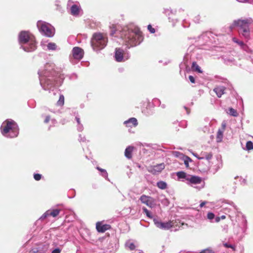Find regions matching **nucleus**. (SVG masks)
Returning <instances> with one entry per match:
<instances>
[{"label": "nucleus", "mask_w": 253, "mask_h": 253, "mask_svg": "<svg viewBox=\"0 0 253 253\" xmlns=\"http://www.w3.org/2000/svg\"><path fill=\"white\" fill-rule=\"evenodd\" d=\"M140 200L141 202L150 208L154 207L156 205L155 199L150 196H146L145 195H142L140 197Z\"/></svg>", "instance_id": "obj_7"}, {"label": "nucleus", "mask_w": 253, "mask_h": 253, "mask_svg": "<svg viewBox=\"0 0 253 253\" xmlns=\"http://www.w3.org/2000/svg\"><path fill=\"white\" fill-rule=\"evenodd\" d=\"M207 217L209 219H212L214 217V214L212 212H209L207 214Z\"/></svg>", "instance_id": "obj_37"}, {"label": "nucleus", "mask_w": 253, "mask_h": 253, "mask_svg": "<svg viewBox=\"0 0 253 253\" xmlns=\"http://www.w3.org/2000/svg\"><path fill=\"white\" fill-rule=\"evenodd\" d=\"M246 148L248 150L253 149V143L251 141H247L246 143Z\"/></svg>", "instance_id": "obj_30"}, {"label": "nucleus", "mask_w": 253, "mask_h": 253, "mask_svg": "<svg viewBox=\"0 0 253 253\" xmlns=\"http://www.w3.org/2000/svg\"><path fill=\"white\" fill-rule=\"evenodd\" d=\"M111 28H112L111 34L113 35L115 33V32L116 30V28L114 25H112V27H111Z\"/></svg>", "instance_id": "obj_42"}, {"label": "nucleus", "mask_w": 253, "mask_h": 253, "mask_svg": "<svg viewBox=\"0 0 253 253\" xmlns=\"http://www.w3.org/2000/svg\"><path fill=\"white\" fill-rule=\"evenodd\" d=\"M186 180L189 181L191 183L197 184L201 183L202 179L198 176L188 175L187 178H186Z\"/></svg>", "instance_id": "obj_13"}, {"label": "nucleus", "mask_w": 253, "mask_h": 253, "mask_svg": "<svg viewBox=\"0 0 253 253\" xmlns=\"http://www.w3.org/2000/svg\"><path fill=\"white\" fill-rule=\"evenodd\" d=\"M201 154L203 156L202 157H198L197 156V155H195L194 156L196 157L198 159H203L204 158H205L207 160H210L211 159L212 157V154L211 153H202Z\"/></svg>", "instance_id": "obj_20"}, {"label": "nucleus", "mask_w": 253, "mask_h": 253, "mask_svg": "<svg viewBox=\"0 0 253 253\" xmlns=\"http://www.w3.org/2000/svg\"><path fill=\"white\" fill-rule=\"evenodd\" d=\"M251 23V19H238L235 20L232 26H230V29L232 30L234 27H238L239 28V32L245 38H249L250 35V31L249 29V25Z\"/></svg>", "instance_id": "obj_4"}, {"label": "nucleus", "mask_w": 253, "mask_h": 253, "mask_svg": "<svg viewBox=\"0 0 253 253\" xmlns=\"http://www.w3.org/2000/svg\"><path fill=\"white\" fill-rule=\"evenodd\" d=\"M206 204V202H203L200 204V207L202 208L205 204Z\"/></svg>", "instance_id": "obj_46"}, {"label": "nucleus", "mask_w": 253, "mask_h": 253, "mask_svg": "<svg viewBox=\"0 0 253 253\" xmlns=\"http://www.w3.org/2000/svg\"><path fill=\"white\" fill-rule=\"evenodd\" d=\"M229 114L234 117H236L238 115L237 111L232 108L229 109Z\"/></svg>", "instance_id": "obj_28"}, {"label": "nucleus", "mask_w": 253, "mask_h": 253, "mask_svg": "<svg viewBox=\"0 0 253 253\" xmlns=\"http://www.w3.org/2000/svg\"><path fill=\"white\" fill-rule=\"evenodd\" d=\"M184 224V223L181 222L179 220H171V228L180 227V226L183 225Z\"/></svg>", "instance_id": "obj_21"}, {"label": "nucleus", "mask_w": 253, "mask_h": 253, "mask_svg": "<svg viewBox=\"0 0 253 253\" xmlns=\"http://www.w3.org/2000/svg\"><path fill=\"white\" fill-rule=\"evenodd\" d=\"M224 246L226 247V248H232V249H233V246H232L231 245H228V244L227 243H225V244H224Z\"/></svg>", "instance_id": "obj_43"}, {"label": "nucleus", "mask_w": 253, "mask_h": 253, "mask_svg": "<svg viewBox=\"0 0 253 253\" xmlns=\"http://www.w3.org/2000/svg\"><path fill=\"white\" fill-rule=\"evenodd\" d=\"M81 8L80 6L74 4L71 7V13L74 16H77L79 14Z\"/></svg>", "instance_id": "obj_18"}, {"label": "nucleus", "mask_w": 253, "mask_h": 253, "mask_svg": "<svg viewBox=\"0 0 253 253\" xmlns=\"http://www.w3.org/2000/svg\"><path fill=\"white\" fill-rule=\"evenodd\" d=\"M192 68L193 70L196 71L198 73H201L202 72V71L201 70L200 67L199 66V65L197 64V63L196 62H193L192 63Z\"/></svg>", "instance_id": "obj_22"}, {"label": "nucleus", "mask_w": 253, "mask_h": 253, "mask_svg": "<svg viewBox=\"0 0 253 253\" xmlns=\"http://www.w3.org/2000/svg\"><path fill=\"white\" fill-rule=\"evenodd\" d=\"M143 212L146 214L147 216L150 218H152V216L151 215L150 212L146 208H143L142 209Z\"/></svg>", "instance_id": "obj_32"}, {"label": "nucleus", "mask_w": 253, "mask_h": 253, "mask_svg": "<svg viewBox=\"0 0 253 253\" xmlns=\"http://www.w3.org/2000/svg\"><path fill=\"white\" fill-rule=\"evenodd\" d=\"M153 221L156 226L160 229L169 230L171 228V220H169L167 222H162L159 221L156 219H154Z\"/></svg>", "instance_id": "obj_9"}, {"label": "nucleus", "mask_w": 253, "mask_h": 253, "mask_svg": "<svg viewBox=\"0 0 253 253\" xmlns=\"http://www.w3.org/2000/svg\"><path fill=\"white\" fill-rule=\"evenodd\" d=\"M126 246L127 247L130 251L134 250L136 247L133 243H127Z\"/></svg>", "instance_id": "obj_31"}, {"label": "nucleus", "mask_w": 253, "mask_h": 253, "mask_svg": "<svg viewBox=\"0 0 253 253\" xmlns=\"http://www.w3.org/2000/svg\"><path fill=\"white\" fill-rule=\"evenodd\" d=\"M73 57L77 60H81L84 56V50L79 47H75L72 50Z\"/></svg>", "instance_id": "obj_10"}, {"label": "nucleus", "mask_w": 253, "mask_h": 253, "mask_svg": "<svg viewBox=\"0 0 253 253\" xmlns=\"http://www.w3.org/2000/svg\"><path fill=\"white\" fill-rule=\"evenodd\" d=\"M107 38L105 35L100 33H94L91 39V46L94 50H99L106 45Z\"/></svg>", "instance_id": "obj_5"}, {"label": "nucleus", "mask_w": 253, "mask_h": 253, "mask_svg": "<svg viewBox=\"0 0 253 253\" xmlns=\"http://www.w3.org/2000/svg\"><path fill=\"white\" fill-rule=\"evenodd\" d=\"M44 247L45 248V250H46V249H47V247H46V246H44Z\"/></svg>", "instance_id": "obj_51"}, {"label": "nucleus", "mask_w": 253, "mask_h": 253, "mask_svg": "<svg viewBox=\"0 0 253 253\" xmlns=\"http://www.w3.org/2000/svg\"><path fill=\"white\" fill-rule=\"evenodd\" d=\"M121 37L127 46H134L139 44L143 39L142 32L139 29H124L122 32Z\"/></svg>", "instance_id": "obj_1"}, {"label": "nucleus", "mask_w": 253, "mask_h": 253, "mask_svg": "<svg viewBox=\"0 0 253 253\" xmlns=\"http://www.w3.org/2000/svg\"><path fill=\"white\" fill-rule=\"evenodd\" d=\"M44 251H40V250H38L37 251V253H42V252H44Z\"/></svg>", "instance_id": "obj_48"}, {"label": "nucleus", "mask_w": 253, "mask_h": 253, "mask_svg": "<svg viewBox=\"0 0 253 253\" xmlns=\"http://www.w3.org/2000/svg\"><path fill=\"white\" fill-rule=\"evenodd\" d=\"M134 148L133 146H128L126 149L125 155L127 158L130 159L132 158V153Z\"/></svg>", "instance_id": "obj_19"}, {"label": "nucleus", "mask_w": 253, "mask_h": 253, "mask_svg": "<svg viewBox=\"0 0 253 253\" xmlns=\"http://www.w3.org/2000/svg\"><path fill=\"white\" fill-rule=\"evenodd\" d=\"M233 41L234 42H235L237 43L238 44H239L240 45H241V46H243V45H244V42H242V41H238V40H236V39H235V38H233Z\"/></svg>", "instance_id": "obj_38"}, {"label": "nucleus", "mask_w": 253, "mask_h": 253, "mask_svg": "<svg viewBox=\"0 0 253 253\" xmlns=\"http://www.w3.org/2000/svg\"><path fill=\"white\" fill-rule=\"evenodd\" d=\"M56 47V44L53 42H50L47 44V48L49 50H55Z\"/></svg>", "instance_id": "obj_29"}, {"label": "nucleus", "mask_w": 253, "mask_h": 253, "mask_svg": "<svg viewBox=\"0 0 253 253\" xmlns=\"http://www.w3.org/2000/svg\"><path fill=\"white\" fill-rule=\"evenodd\" d=\"M44 247L45 248V250H46V249H47V247H46V246H44Z\"/></svg>", "instance_id": "obj_52"}, {"label": "nucleus", "mask_w": 253, "mask_h": 253, "mask_svg": "<svg viewBox=\"0 0 253 253\" xmlns=\"http://www.w3.org/2000/svg\"><path fill=\"white\" fill-rule=\"evenodd\" d=\"M37 27L40 31L47 37H52L54 34V30L49 24L42 21H38Z\"/></svg>", "instance_id": "obj_6"}, {"label": "nucleus", "mask_w": 253, "mask_h": 253, "mask_svg": "<svg viewBox=\"0 0 253 253\" xmlns=\"http://www.w3.org/2000/svg\"><path fill=\"white\" fill-rule=\"evenodd\" d=\"M76 120L78 123V124H81V121H80V119L79 118L76 117Z\"/></svg>", "instance_id": "obj_45"}, {"label": "nucleus", "mask_w": 253, "mask_h": 253, "mask_svg": "<svg viewBox=\"0 0 253 253\" xmlns=\"http://www.w3.org/2000/svg\"><path fill=\"white\" fill-rule=\"evenodd\" d=\"M97 169L99 170L100 171L102 172V173H103V175L104 176H106L107 175V172L106 171V170L104 169H101L99 167H97Z\"/></svg>", "instance_id": "obj_34"}, {"label": "nucleus", "mask_w": 253, "mask_h": 253, "mask_svg": "<svg viewBox=\"0 0 253 253\" xmlns=\"http://www.w3.org/2000/svg\"><path fill=\"white\" fill-rule=\"evenodd\" d=\"M50 120V117L49 116H47L44 121L45 123H48Z\"/></svg>", "instance_id": "obj_40"}, {"label": "nucleus", "mask_w": 253, "mask_h": 253, "mask_svg": "<svg viewBox=\"0 0 253 253\" xmlns=\"http://www.w3.org/2000/svg\"><path fill=\"white\" fill-rule=\"evenodd\" d=\"M61 250L59 249H55L54 250L52 251V253H60Z\"/></svg>", "instance_id": "obj_41"}, {"label": "nucleus", "mask_w": 253, "mask_h": 253, "mask_svg": "<svg viewBox=\"0 0 253 253\" xmlns=\"http://www.w3.org/2000/svg\"><path fill=\"white\" fill-rule=\"evenodd\" d=\"M199 253H213V252L211 249H206L205 250L202 251Z\"/></svg>", "instance_id": "obj_35"}, {"label": "nucleus", "mask_w": 253, "mask_h": 253, "mask_svg": "<svg viewBox=\"0 0 253 253\" xmlns=\"http://www.w3.org/2000/svg\"><path fill=\"white\" fill-rule=\"evenodd\" d=\"M225 89L226 87L223 86H217L213 89V91L217 97L220 98L225 93Z\"/></svg>", "instance_id": "obj_16"}, {"label": "nucleus", "mask_w": 253, "mask_h": 253, "mask_svg": "<svg viewBox=\"0 0 253 253\" xmlns=\"http://www.w3.org/2000/svg\"><path fill=\"white\" fill-rule=\"evenodd\" d=\"M44 247L45 248V250H46V249H47V247H46V246H44Z\"/></svg>", "instance_id": "obj_50"}, {"label": "nucleus", "mask_w": 253, "mask_h": 253, "mask_svg": "<svg viewBox=\"0 0 253 253\" xmlns=\"http://www.w3.org/2000/svg\"><path fill=\"white\" fill-rule=\"evenodd\" d=\"M165 169V165L164 163H161L157 165L154 166L151 168L150 171L153 174L157 172H160Z\"/></svg>", "instance_id": "obj_15"}, {"label": "nucleus", "mask_w": 253, "mask_h": 253, "mask_svg": "<svg viewBox=\"0 0 253 253\" xmlns=\"http://www.w3.org/2000/svg\"><path fill=\"white\" fill-rule=\"evenodd\" d=\"M127 127H135L138 125L137 120L135 118H131L124 122Z\"/></svg>", "instance_id": "obj_17"}, {"label": "nucleus", "mask_w": 253, "mask_h": 253, "mask_svg": "<svg viewBox=\"0 0 253 253\" xmlns=\"http://www.w3.org/2000/svg\"><path fill=\"white\" fill-rule=\"evenodd\" d=\"M125 54L124 50L120 48H116L115 49V58L119 62L124 61V56Z\"/></svg>", "instance_id": "obj_11"}, {"label": "nucleus", "mask_w": 253, "mask_h": 253, "mask_svg": "<svg viewBox=\"0 0 253 253\" xmlns=\"http://www.w3.org/2000/svg\"><path fill=\"white\" fill-rule=\"evenodd\" d=\"M226 124L224 123L222 124L221 128H219L216 134V141L217 142H221L223 136V132L225 129Z\"/></svg>", "instance_id": "obj_14"}, {"label": "nucleus", "mask_w": 253, "mask_h": 253, "mask_svg": "<svg viewBox=\"0 0 253 253\" xmlns=\"http://www.w3.org/2000/svg\"><path fill=\"white\" fill-rule=\"evenodd\" d=\"M19 40L20 42L21 43H26L29 42V46L23 47L25 51L27 52H31L35 50L36 49V42L35 38L30 35L27 32H21L19 35Z\"/></svg>", "instance_id": "obj_3"}, {"label": "nucleus", "mask_w": 253, "mask_h": 253, "mask_svg": "<svg viewBox=\"0 0 253 253\" xmlns=\"http://www.w3.org/2000/svg\"><path fill=\"white\" fill-rule=\"evenodd\" d=\"M221 218L222 219H225V215H222V216H221Z\"/></svg>", "instance_id": "obj_49"}, {"label": "nucleus", "mask_w": 253, "mask_h": 253, "mask_svg": "<svg viewBox=\"0 0 253 253\" xmlns=\"http://www.w3.org/2000/svg\"><path fill=\"white\" fill-rule=\"evenodd\" d=\"M64 104V97L63 95H60L59 96V100L57 102V105L59 106H63Z\"/></svg>", "instance_id": "obj_25"}, {"label": "nucleus", "mask_w": 253, "mask_h": 253, "mask_svg": "<svg viewBox=\"0 0 253 253\" xmlns=\"http://www.w3.org/2000/svg\"><path fill=\"white\" fill-rule=\"evenodd\" d=\"M0 130L1 133L5 135L8 133H12L10 137H15L18 134V127L17 124L12 120H6L3 122Z\"/></svg>", "instance_id": "obj_2"}, {"label": "nucleus", "mask_w": 253, "mask_h": 253, "mask_svg": "<svg viewBox=\"0 0 253 253\" xmlns=\"http://www.w3.org/2000/svg\"><path fill=\"white\" fill-rule=\"evenodd\" d=\"M189 79L190 81L192 83H195V78H194V77H193V76H189Z\"/></svg>", "instance_id": "obj_39"}, {"label": "nucleus", "mask_w": 253, "mask_h": 253, "mask_svg": "<svg viewBox=\"0 0 253 253\" xmlns=\"http://www.w3.org/2000/svg\"><path fill=\"white\" fill-rule=\"evenodd\" d=\"M148 30L149 31V32L153 34L155 32V29L154 28H153L151 25H149L148 26Z\"/></svg>", "instance_id": "obj_36"}, {"label": "nucleus", "mask_w": 253, "mask_h": 253, "mask_svg": "<svg viewBox=\"0 0 253 253\" xmlns=\"http://www.w3.org/2000/svg\"><path fill=\"white\" fill-rule=\"evenodd\" d=\"M111 226L109 224H103L101 222H97L96 224V228L98 232L104 233L106 231L111 229Z\"/></svg>", "instance_id": "obj_12"}, {"label": "nucleus", "mask_w": 253, "mask_h": 253, "mask_svg": "<svg viewBox=\"0 0 253 253\" xmlns=\"http://www.w3.org/2000/svg\"><path fill=\"white\" fill-rule=\"evenodd\" d=\"M60 211L61 210L59 209H52L47 210L42 215L40 219H44L49 216H52L53 217H56L59 215Z\"/></svg>", "instance_id": "obj_8"}, {"label": "nucleus", "mask_w": 253, "mask_h": 253, "mask_svg": "<svg viewBox=\"0 0 253 253\" xmlns=\"http://www.w3.org/2000/svg\"><path fill=\"white\" fill-rule=\"evenodd\" d=\"M41 177H42V175L40 174L36 173V174H34V178L37 181L40 180L41 179Z\"/></svg>", "instance_id": "obj_33"}, {"label": "nucleus", "mask_w": 253, "mask_h": 253, "mask_svg": "<svg viewBox=\"0 0 253 253\" xmlns=\"http://www.w3.org/2000/svg\"><path fill=\"white\" fill-rule=\"evenodd\" d=\"M183 160L186 167L188 168L189 167V162L192 161L191 159L188 156H183Z\"/></svg>", "instance_id": "obj_26"}, {"label": "nucleus", "mask_w": 253, "mask_h": 253, "mask_svg": "<svg viewBox=\"0 0 253 253\" xmlns=\"http://www.w3.org/2000/svg\"><path fill=\"white\" fill-rule=\"evenodd\" d=\"M203 163H200L199 165L200 170L203 172L207 171L208 170H209V167L208 166L203 167Z\"/></svg>", "instance_id": "obj_27"}, {"label": "nucleus", "mask_w": 253, "mask_h": 253, "mask_svg": "<svg viewBox=\"0 0 253 253\" xmlns=\"http://www.w3.org/2000/svg\"><path fill=\"white\" fill-rule=\"evenodd\" d=\"M157 186L161 189H165L167 188V183L163 181H160L157 182Z\"/></svg>", "instance_id": "obj_23"}, {"label": "nucleus", "mask_w": 253, "mask_h": 253, "mask_svg": "<svg viewBox=\"0 0 253 253\" xmlns=\"http://www.w3.org/2000/svg\"><path fill=\"white\" fill-rule=\"evenodd\" d=\"M148 104V102H144L143 103L142 105H140V107L142 108V106L144 107V106H145V105L147 106Z\"/></svg>", "instance_id": "obj_44"}, {"label": "nucleus", "mask_w": 253, "mask_h": 253, "mask_svg": "<svg viewBox=\"0 0 253 253\" xmlns=\"http://www.w3.org/2000/svg\"><path fill=\"white\" fill-rule=\"evenodd\" d=\"M176 175L179 178H185L186 180V178H187L188 176L186 175V173L184 171H179L176 173Z\"/></svg>", "instance_id": "obj_24"}, {"label": "nucleus", "mask_w": 253, "mask_h": 253, "mask_svg": "<svg viewBox=\"0 0 253 253\" xmlns=\"http://www.w3.org/2000/svg\"><path fill=\"white\" fill-rule=\"evenodd\" d=\"M219 220H220V217H217L216 218V219H215V221H216V222H219Z\"/></svg>", "instance_id": "obj_47"}]
</instances>
